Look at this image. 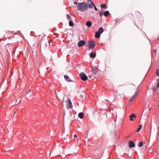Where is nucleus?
<instances>
[{"mask_svg":"<svg viewBox=\"0 0 159 159\" xmlns=\"http://www.w3.org/2000/svg\"><path fill=\"white\" fill-rule=\"evenodd\" d=\"M77 9L80 11L84 12L88 9V5L86 2H79Z\"/></svg>","mask_w":159,"mask_h":159,"instance_id":"f257e3e1","label":"nucleus"},{"mask_svg":"<svg viewBox=\"0 0 159 159\" xmlns=\"http://www.w3.org/2000/svg\"><path fill=\"white\" fill-rule=\"evenodd\" d=\"M95 45L94 41L93 40H90L88 41V45L89 48L93 49Z\"/></svg>","mask_w":159,"mask_h":159,"instance_id":"f03ea898","label":"nucleus"},{"mask_svg":"<svg viewBox=\"0 0 159 159\" xmlns=\"http://www.w3.org/2000/svg\"><path fill=\"white\" fill-rule=\"evenodd\" d=\"M79 76L83 80L86 81L88 79V77L84 73L82 72L80 73L79 75Z\"/></svg>","mask_w":159,"mask_h":159,"instance_id":"7ed1b4c3","label":"nucleus"},{"mask_svg":"<svg viewBox=\"0 0 159 159\" xmlns=\"http://www.w3.org/2000/svg\"><path fill=\"white\" fill-rule=\"evenodd\" d=\"M116 92L119 95H122L124 93V91L122 89V88L119 87L118 90H116Z\"/></svg>","mask_w":159,"mask_h":159,"instance_id":"20e7f679","label":"nucleus"},{"mask_svg":"<svg viewBox=\"0 0 159 159\" xmlns=\"http://www.w3.org/2000/svg\"><path fill=\"white\" fill-rule=\"evenodd\" d=\"M139 92V89H138L136 90V92L134 94V95L132 96L129 99V101H131L133 100L135 97H136L138 93Z\"/></svg>","mask_w":159,"mask_h":159,"instance_id":"39448f33","label":"nucleus"},{"mask_svg":"<svg viewBox=\"0 0 159 159\" xmlns=\"http://www.w3.org/2000/svg\"><path fill=\"white\" fill-rule=\"evenodd\" d=\"M67 104H68L67 107L68 108H72L73 106L72 102L70 98H68L67 101Z\"/></svg>","mask_w":159,"mask_h":159,"instance_id":"423d86ee","label":"nucleus"},{"mask_svg":"<svg viewBox=\"0 0 159 159\" xmlns=\"http://www.w3.org/2000/svg\"><path fill=\"white\" fill-rule=\"evenodd\" d=\"M85 44V42L84 41L82 40L80 41L78 43V46L79 47H81Z\"/></svg>","mask_w":159,"mask_h":159,"instance_id":"0eeeda50","label":"nucleus"},{"mask_svg":"<svg viewBox=\"0 0 159 159\" xmlns=\"http://www.w3.org/2000/svg\"><path fill=\"white\" fill-rule=\"evenodd\" d=\"M129 146L130 148H134L135 146V144L132 141H129Z\"/></svg>","mask_w":159,"mask_h":159,"instance_id":"6e6552de","label":"nucleus"},{"mask_svg":"<svg viewBox=\"0 0 159 159\" xmlns=\"http://www.w3.org/2000/svg\"><path fill=\"white\" fill-rule=\"evenodd\" d=\"M94 6V4L91 1H90V2L89 3V7L90 8H93Z\"/></svg>","mask_w":159,"mask_h":159,"instance_id":"1a4fd4ad","label":"nucleus"},{"mask_svg":"<svg viewBox=\"0 0 159 159\" xmlns=\"http://www.w3.org/2000/svg\"><path fill=\"white\" fill-rule=\"evenodd\" d=\"M136 117V115L134 113H133L131 115L129 116L130 120V121L133 120V118H135Z\"/></svg>","mask_w":159,"mask_h":159,"instance_id":"9d476101","label":"nucleus"},{"mask_svg":"<svg viewBox=\"0 0 159 159\" xmlns=\"http://www.w3.org/2000/svg\"><path fill=\"white\" fill-rule=\"evenodd\" d=\"M92 25V23L89 21H88L86 22V25L88 27H90Z\"/></svg>","mask_w":159,"mask_h":159,"instance_id":"9b49d317","label":"nucleus"},{"mask_svg":"<svg viewBox=\"0 0 159 159\" xmlns=\"http://www.w3.org/2000/svg\"><path fill=\"white\" fill-rule=\"evenodd\" d=\"M96 53H93V52H92L90 53V57H91L93 58H94L95 57H96Z\"/></svg>","mask_w":159,"mask_h":159,"instance_id":"f8f14e48","label":"nucleus"},{"mask_svg":"<svg viewBox=\"0 0 159 159\" xmlns=\"http://www.w3.org/2000/svg\"><path fill=\"white\" fill-rule=\"evenodd\" d=\"M78 116L81 119H82L84 117V114L82 112H80L78 114Z\"/></svg>","mask_w":159,"mask_h":159,"instance_id":"ddd939ff","label":"nucleus"},{"mask_svg":"<svg viewBox=\"0 0 159 159\" xmlns=\"http://www.w3.org/2000/svg\"><path fill=\"white\" fill-rule=\"evenodd\" d=\"M103 31L104 30L103 27H101L99 29L98 31V32H99V33L100 34H101L103 32Z\"/></svg>","mask_w":159,"mask_h":159,"instance_id":"4468645a","label":"nucleus"},{"mask_svg":"<svg viewBox=\"0 0 159 159\" xmlns=\"http://www.w3.org/2000/svg\"><path fill=\"white\" fill-rule=\"evenodd\" d=\"M101 34L99 33V32H96L95 33V36L96 38H99L100 37V34Z\"/></svg>","mask_w":159,"mask_h":159,"instance_id":"2eb2a0df","label":"nucleus"},{"mask_svg":"<svg viewBox=\"0 0 159 159\" xmlns=\"http://www.w3.org/2000/svg\"><path fill=\"white\" fill-rule=\"evenodd\" d=\"M103 14L105 16L107 17L108 16L109 14V11H106L105 12H104Z\"/></svg>","mask_w":159,"mask_h":159,"instance_id":"dca6fc26","label":"nucleus"},{"mask_svg":"<svg viewBox=\"0 0 159 159\" xmlns=\"http://www.w3.org/2000/svg\"><path fill=\"white\" fill-rule=\"evenodd\" d=\"M91 71L95 75L96 74V70L95 68H92Z\"/></svg>","mask_w":159,"mask_h":159,"instance_id":"f3484780","label":"nucleus"},{"mask_svg":"<svg viewBox=\"0 0 159 159\" xmlns=\"http://www.w3.org/2000/svg\"><path fill=\"white\" fill-rule=\"evenodd\" d=\"M69 25L71 26H73L74 25V24L72 21H70L69 22Z\"/></svg>","mask_w":159,"mask_h":159,"instance_id":"a211bd4d","label":"nucleus"},{"mask_svg":"<svg viewBox=\"0 0 159 159\" xmlns=\"http://www.w3.org/2000/svg\"><path fill=\"white\" fill-rule=\"evenodd\" d=\"M142 127V125H139L137 130V132H139L141 129Z\"/></svg>","mask_w":159,"mask_h":159,"instance_id":"6ab92c4d","label":"nucleus"},{"mask_svg":"<svg viewBox=\"0 0 159 159\" xmlns=\"http://www.w3.org/2000/svg\"><path fill=\"white\" fill-rule=\"evenodd\" d=\"M143 143L142 142H139V144H138V146L139 147H141L143 146Z\"/></svg>","mask_w":159,"mask_h":159,"instance_id":"aec40b11","label":"nucleus"},{"mask_svg":"<svg viewBox=\"0 0 159 159\" xmlns=\"http://www.w3.org/2000/svg\"><path fill=\"white\" fill-rule=\"evenodd\" d=\"M101 7L102 8H104L106 7V5L104 4H102L101 5Z\"/></svg>","mask_w":159,"mask_h":159,"instance_id":"412c9836","label":"nucleus"},{"mask_svg":"<svg viewBox=\"0 0 159 159\" xmlns=\"http://www.w3.org/2000/svg\"><path fill=\"white\" fill-rule=\"evenodd\" d=\"M156 73L157 75L158 76H159V69L156 70Z\"/></svg>","mask_w":159,"mask_h":159,"instance_id":"4be33fe9","label":"nucleus"},{"mask_svg":"<svg viewBox=\"0 0 159 159\" xmlns=\"http://www.w3.org/2000/svg\"><path fill=\"white\" fill-rule=\"evenodd\" d=\"M81 94H80V96L81 97H82V98L83 97V96H84V91H82L80 93Z\"/></svg>","mask_w":159,"mask_h":159,"instance_id":"5701e85b","label":"nucleus"},{"mask_svg":"<svg viewBox=\"0 0 159 159\" xmlns=\"http://www.w3.org/2000/svg\"><path fill=\"white\" fill-rule=\"evenodd\" d=\"M104 12L103 11L100 12H99V15L101 17H102L103 15Z\"/></svg>","mask_w":159,"mask_h":159,"instance_id":"b1692460","label":"nucleus"},{"mask_svg":"<svg viewBox=\"0 0 159 159\" xmlns=\"http://www.w3.org/2000/svg\"><path fill=\"white\" fill-rule=\"evenodd\" d=\"M67 19L69 20L70 18V16L68 14L67 15Z\"/></svg>","mask_w":159,"mask_h":159,"instance_id":"393cba45","label":"nucleus"},{"mask_svg":"<svg viewBox=\"0 0 159 159\" xmlns=\"http://www.w3.org/2000/svg\"><path fill=\"white\" fill-rule=\"evenodd\" d=\"M64 77H65V78L67 79H68L69 78V76H68L66 75H64Z\"/></svg>","mask_w":159,"mask_h":159,"instance_id":"a878e982","label":"nucleus"},{"mask_svg":"<svg viewBox=\"0 0 159 159\" xmlns=\"http://www.w3.org/2000/svg\"><path fill=\"white\" fill-rule=\"evenodd\" d=\"M114 97L115 98V99H116L117 97V94H115L114 95Z\"/></svg>","mask_w":159,"mask_h":159,"instance_id":"bb28decb","label":"nucleus"},{"mask_svg":"<svg viewBox=\"0 0 159 159\" xmlns=\"http://www.w3.org/2000/svg\"><path fill=\"white\" fill-rule=\"evenodd\" d=\"M74 3L75 4L77 5V8H78V4L79 3H77V2H74Z\"/></svg>","mask_w":159,"mask_h":159,"instance_id":"cd10ccee","label":"nucleus"},{"mask_svg":"<svg viewBox=\"0 0 159 159\" xmlns=\"http://www.w3.org/2000/svg\"><path fill=\"white\" fill-rule=\"evenodd\" d=\"M67 81L68 82H71V80L70 79H68L67 80Z\"/></svg>","mask_w":159,"mask_h":159,"instance_id":"c85d7f7f","label":"nucleus"},{"mask_svg":"<svg viewBox=\"0 0 159 159\" xmlns=\"http://www.w3.org/2000/svg\"><path fill=\"white\" fill-rule=\"evenodd\" d=\"M94 9H95V10L96 11H98V9L96 8V7L95 6V5H94Z\"/></svg>","mask_w":159,"mask_h":159,"instance_id":"c756f323","label":"nucleus"},{"mask_svg":"<svg viewBox=\"0 0 159 159\" xmlns=\"http://www.w3.org/2000/svg\"><path fill=\"white\" fill-rule=\"evenodd\" d=\"M74 137L75 138H76L77 137V135L76 134H75L74 135Z\"/></svg>","mask_w":159,"mask_h":159,"instance_id":"7c9ffc66","label":"nucleus"},{"mask_svg":"<svg viewBox=\"0 0 159 159\" xmlns=\"http://www.w3.org/2000/svg\"><path fill=\"white\" fill-rule=\"evenodd\" d=\"M157 87L159 88V82L157 84Z\"/></svg>","mask_w":159,"mask_h":159,"instance_id":"2f4dec72","label":"nucleus"},{"mask_svg":"<svg viewBox=\"0 0 159 159\" xmlns=\"http://www.w3.org/2000/svg\"><path fill=\"white\" fill-rule=\"evenodd\" d=\"M48 43H49V45H50V41H48Z\"/></svg>","mask_w":159,"mask_h":159,"instance_id":"473e14b6","label":"nucleus"},{"mask_svg":"<svg viewBox=\"0 0 159 159\" xmlns=\"http://www.w3.org/2000/svg\"><path fill=\"white\" fill-rule=\"evenodd\" d=\"M64 141H66L67 142L66 139H65L64 140Z\"/></svg>","mask_w":159,"mask_h":159,"instance_id":"72a5a7b5","label":"nucleus"},{"mask_svg":"<svg viewBox=\"0 0 159 159\" xmlns=\"http://www.w3.org/2000/svg\"><path fill=\"white\" fill-rule=\"evenodd\" d=\"M128 156L129 158H130L131 157H132V155H131L130 156H129L128 155Z\"/></svg>","mask_w":159,"mask_h":159,"instance_id":"f704fd0d","label":"nucleus"}]
</instances>
